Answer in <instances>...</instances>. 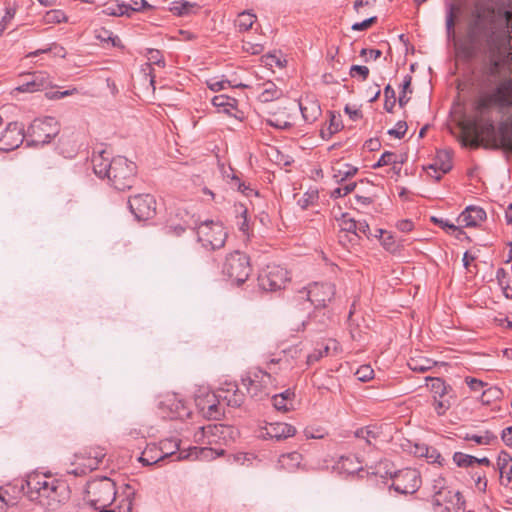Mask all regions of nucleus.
Instances as JSON below:
<instances>
[{"label": "nucleus", "instance_id": "1", "mask_svg": "<svg viewBox=\"0 0 512 512\" xmlns=\"http://www.w3.org/2000/svg\"><path fill=\"white\" fill-rule=\"evenodd\" d=\"M488 78L479 81L481 90L473 101L474 119L460 123L459 137L463 146L471 149L497 148L496 127L491 113L495 110L504 121L499 130L502 134L512 128V77L500 80L494 87L488 89Z\"/></svg>", "mask_w": 512, "mask_h": 512}, {"label": "nucleus", "instance_id": "2", "mask_svg": "<svg viewBox=\"0 0 512 512\" xmlns=\"http://www.w3.org/2000/svg\"><path fill=\"white\" fill-rule=\"evenodd\" d=\"M506 7L475 3L467 27L469 44L461 49L465 59H474L481 48L492 57L512 50V0H507Z\"/></svg>", "mask_w": 512, "mask_h": 512}, {"label": "nucleus", "instance_id": "3", "mask_svg": "<svg viewBox=\"0 0 512 512\" xmlns=\"http://www.w3.org/2000/svg\"><path fill=\"white\" fill-rule=\"evenodd\" d=\"M27 488L29 498L47 510H56L66 491L62 482L45 474L29 475Z\"/></svg>", "mask_w": 512, "mask_h": 512}, {"label": "nucleus", "instance_id": "4", "mask_svg": "<svg viewBox=\"0 0 512 512\" xmlns=\"http://www.w3.org/2000/svg\"><path fill=\"white\" fill-rule=\"evenodd\" d=\"M85 499L95 509L106 508L116 497V484L108 477H100L88 481Z\"/></svg>", "mask_w": 512, "mask_h": 512}, {"label": "nucleus", "instance_id": "5", "mask_svg": "<svg viewBox=\"0 0 512 512\" xmlns=\"http://www.w3.org/2000/svg\"><path fill=\"white\" fill-rule=\"evenodd\" d=\"M137 166L126 157L117 156L112 159V167L106 178L115 189L125 191L130 189L135 181Z\"/></svg>", "mask_w": 512, "mask_h": 512}, {"label": "nucleus", "instance_id": "6", "mask_svg": "<svg viewBox=\"0 0 512 512\" xmlns=\"http://www.w3.org/2000/svg\"><path fill=\"white\" fill-rule=\"evenodd\" d=\"M158 449L161 450V454H163V460L174 456L177 452L176 460H185L190 459L194 456L195 459L198 458H214L216 456H221L224 454L223 449H213L209 447H193L189 450L180 451V440L178 439H164L159 443Z\"/></svg>", "mask_w": 512, "mask_h": 512}, {"label": "nucleus", "instance_id": "7", "mask_svg": "<svg viewBox=\"0 0 512 512\" xmlns=\"http://www.w3.org/2000/svg\"><path fill=\"white\" fill-rule=\"evenodd\" d=\"M242 383L250 396L257 400L269 396L277 388L276 379L270 373L259 368L250 370L246 377L242 378Z\"/></svg>", "mask_w": 512, "mask_h": 512}, {"label": "nucleus", "instance_id": "8", "mask_svg": "<svg viewBox=\"0 0 512 512\" xmlns=\"http://www.w3.org/2000/svg\"><path fill=\"white\" fill-rule=\"evenodd\" d=\"M252 271L249 257L240 251L230 253L225 260L223 272L236 285L243 284Z\"/></svg>", "mask_w": 512, "mask_h": 512}, {"label": "nucleus", "instance_id": "9", "mask_svg": "<svg viewBox=\"0 0 512 512\" xmlns=\"http://www.w3.org/2000/svg\"><path fill=\"white\" fill-rule=\"evenodd\" d=\"M59 131L60 127L55 118L35 119L27 129L29 144L34 146L47 144Z\"/></svg>", "mask_w": 512, "mask_h": 512}, {"label": "nucleus", "instance_id": "10", "mask_svg": "<svg viewBox=\"0 0 512 512\" xmlns=\"http://www.w3.org/2000/svg\"><path fill=\"white\" fill-rule=\"evenodd\" d=\"M228 233L221 222L207 220L197 227V238L205 248L220 249L225 245Z\"/></svg>", "mask_w": 512, "mask_h": 512}, {"label": "nucleus", "instance_id": "11", "mask_svg": "<svg viewBox=\"0 0 512 512\" xmlns=\"http://www.w3.org/2000/svg\"><path fill=\"white\" fill-rule=\"evenodd\" d=\"M336 293V288L330 282H315L298 292V298L307 300L316 308H324L330 303Z\"/></svg>", "mask_w": 512, "mask_h": 512}, {"label": "nucleus", "instance_id": "12", "mask_svg": "<svg viewBox=\"0 0 512 512\" xmlns=\"http://www.w3.org/2000/svg\"><path fill=\"white\" fill-rule=\"evenodd\" d=\"M429 387L434 399V409L438 415H444L454 403L455 396L451 386L447 385L441 378H427Z\"/></svg>", "mask_w": 512, "mask_h": 512}, {"label": "nucleus", "instance_id": "13", "mask_svg": "<svg viewBox=\"0 0 512 512\" xmlns=\"http://www.w3.org/2000/svg\"><path fill=\"white\" fill-rule=\"evenodd\" d=\"M432 504L435 512H465V500L454 489L433 493Z\"/></svg>", "mask_w": 512, "mask_h": 512}, {"label": "nucleus", "instance_id": "14", "mask_svg": "<svg viewBox=\"0 0 512 512\" xmlns=\"http://www.w3.org/2000/svg\"><path fill=\"white\" fill-rule=\"evenodd\" d=\"M288 281L287 270L278 265L267 266L258 276L260 288L270 292L284 288Z\"/></svg>", "mask_w": 512, "mask_h": 512}, {"label": "nucleus", "instance_id": "15", "mask_svg": "<svg viewBox=\"0 0 512 512\" xmlns=\"http://www.w3.org/2000/svg\"><path fill=\"white\" fill-rule=\"evenodd\" d=\"M129 208L139 221L148 220L156 215V199L151 194H137L129 198Z\"/></svg>", "mask_w": 512, "mask_h": 512}, {"label": "nucleus", "instance_id": "16", "mask_svg": "<svg viewBox=\"0 0 512 512\" xmlns=\"http://www.w3.org/2000/svg\"><path fill=\"white\" fill-rule=\"evenodd\" d=\"M421 484L419 473L416 469L406 468L395 474L392 487L401 494L415 493Z\"/></svg>", "mask_w": 512, "mask_h": 512}, {"label": "nucleus", "instance_id": "17", "mask_svg": "<svg viewBox=\"0 0 512 512\" xmlns=\"http://www.w3.org/2000/svg\"><path fill=\"white\" fill-rule=\"evenodd\" d=\"M234 430L231 426L223 424H209L207 426L200 427L195 433L197 441L207 439L206 444L212 445L223 441L227 442L228 439L232 438Z\"/></svg>", "mask_w": 512, "mask_h": 512}, {"label": "nucleus", "instance_id": "18", "mask_svg": "<svg viewBox=\"0 0 512 512\" xmlns=\"http://www.w3.org/2000/svg\"><path fill=\"white\" fill-rule=\"evenodd\" d=\"M25 138L24 126L19 122H10L0 135V151L9 152L18 148Z\"/></svg>", "mask_w": 512, "mask_h": 512}, {"label": "nucleus", "instance_id": "19", "mask_svg": "<svg viewBox=\"0 0 512 512\" xmlns=\"http://www.w3.org/2000/svg\"><path fill=\"white\" fill-rule=\"evenodd\" d=\"M216 396L218 402H225L231 407H240L245 399L244 393L239 390L236 383H226L216 391Z\"/></svg>", "mask_w": 512, "mask_h": 512}, {"label": "nucleus", "instance_id": "20", "mask_svg": "<svg viewBox=\"0 0 512 512\" xmlns=\"http://www.w3.org/2000/svg\"><path fill=\"white\" fill-rule=\"evenodd\" d=\"M296 428L287 423H270L266 425L261 432V436L265 439H276L277 441L283 440L294 436Z\"/></svg>", "mask_w": 512, "mask_h": 512}, {"label": "nucleus", "instance_id": "21", "mask_svg": "<svg viewBox=\"0 0 512 512\" xmlns=\"http://www.w3.org/2000/svg\"><path fill=\"white\" fill-rule=\"evenodd\" d=\"M486 219V212L478 206H468L457 218L460 227H476Z\"/></svg>", "mask_w": 512, "mask_h": 512}, {"label": "nucleus", "instance_id": "22", "mask_svg": "<svg viewBox=\"0 0 512 512\" xmlns=\"http://www.w3.org/2000/svg\"><path fill=\"white\" fill-rule=\"evenodd\" d=\"M429 169L433 170L435 175H432L437 181L442 176L452 169V154L448 150H439L436 153L434 162L429 165Z\"/></svg>", "mask_w": 512, "mask_h": 512}, {"label": "nucleus", "instance_id": "23", "mask_svg": "<svg viewBox=\"0 0 512 512\" xmlns=\"http://www.w3.org/2000/svg\"><path fill=\"white\" fill-rule=\"evenodd\" d=\"M91 163L94 173L99 178H106L112 167V159L110 153L105 149L94 151L91 157Z\"/></svg>", "mask_w": 512, "mask_h": 512}, {"label": "nucleus", "instance_id": "24", "mask_svg": "<svg viewBox=\"0 0 512 512\" xmlns=\"http://www.w3.org/2000/svg\"><path fill=\"white\" fill-rule=\"evenodd\" d=\"M105 456V449L99 446L88 447L80 455H77L78 458L83 459V466L90 471L97 469Z\"/></svg>", "mask_w": 512, "mask_h": 512}, {"label": "nucleus", "instance_id": "25", "mask_svg": "<svg viewBox=\"0 0 512 512\" xmlns=\"http://www.w3.org/2000/svg\"><path fill=\"white\" fill-rule=\"evenodd\" d=\"M218 397L215 393L207 394L205 398L197 399V406L202 414L210 419H218L222 412L219 410Z\"/></svg>", "mask_w": 512, "mask_h": 512}, {"label": "nucleus", "instance_id": "26", "mask_svg": "<svg viewBox=\"0 0 512 512\" xmlns=\"http://www.w3.org/2000/svg\"><path fill=\"white\" fill-rule=\"evenodd\" d=\"M294 399L295 392L289 388L282 393L272 395V404L276 410L288 412L293 409Z\"/></svg>", "mask_w": 512, "mask_h": 512}, {"label": "nucleus", "instance_id": "27", "mask_svg": "<svg viewBox=\"0 0 512 512\" xmlns=\"http://www.w3.org/2000/svg\"><path fill=\"white\" fill-rule=\"evenodd\" d=\"M299 105L302 116L304 120L308 123L315 122L321 115V108L316 100H312L306 97L305 99L300 101Z\"/></svg>", "mask_w": 512, "mask_h": 512}, {"label": "nucleus", "instance_id": "28", "mask_svg": "<svg viewBox=\"0 0 512 512\" xmlns=\"http://www.w3.org/2000/svg\"><path fill=\"white\" fill-rule=\"evenodd\" d=\"M332 171L335 181L337 183H342L355 176L358 172V168L348 163L337 162L332 167Z\"/></svg>", "mask_w": 512, "mask_h": 512}, {"label": "nucleus", "instance_id": "29", "mask_svg": "<svg viewBox=\"0 0 512 512\" xmlns=\"http://www.w3.org/2000/svg\"><path fill=\"white\" fill-rule=\"evenodd\" d=\"M338 222L340 227V242H342L343 237H348L349 233L353 235V238H350L349 241H354L355 236L358 235L357 221L353 218L348 217V214H343L341 219L338 220Z\"/></svg>", "mask_w": 512, "mask_h": 512}, {"label": "nucleus", "instance_id": "30", "mask_svg": "<svg viewBox=\"0 0 512 512\" xmlns=\"http://www.w3.org/2000/svg\"><path fill=\"white\" fill-rule=\"evenodd\" d=\"M374 237L379 238L385 250L392 254L399 253L402 246L395 240L394 236L383 229H377Z\"/></svg>", "mask_w": 512, "mask_h": 512}, {"label": "nucleus", "instance_id": "31", "mask_svg": "<svg viewBox=\"0 0 512 512\" xmlns=\"http://www.w3.org/2000/svg\"><path fill=\"white\" fill-rule=\"evenodd\" d=\"M460 8L455 2L446 4V33L448 38L455 36V23L458 17Z\"/></svg>", "mask_w": 512, "mask_h": 512}, {"label": "nucleus", "instance_id": "32", "mask_svg": "<svg viewBox=\"0 0 512 512\" xmlns=\"http://www.w3.org/2000/svg\"><path fill=\"white\" fill-rule=\"evenodd\" d=\"M497 465L499 467L500 479L503 482L506 478V485L512 480V458L506 452H501L498 456Z\"/></svg>", "mask_w": 512, "mask_h": 512}, {"label": "nucleus", "instance_id": "33", "mask_svg": "<svg viewBox=\"0 0 512 512\" xmlns=\"http://www.w3.org/2000/svg\"><path fill=\"white\" fill-rule=\"evenodd\" d=\"M302 461V455L296 451L282 454L279 457L278 463L280 467L289 472L295 471L299 468Z\"/></svg>", "mask_w": 512, "mask_h": 512}, {"label": "nucleus", "instance_id": "34", "mask_svg": "<svg viewBox=\"0 0 512 512\" xmlns=\"http://www.w3.org/2000/svg\"><path fill=\"white\" fill-rule=\"evenodd\" d=\"M199 8L197 3L181 0L173 2L170 11L176 16L183 17L195 14Z\"/></svg>", "mask_w": 512, "mask_h": 512}, {"label": "nucleus", "instance_id": "35", "mask_svg": "<svg viewBox=\"0 0 512 512\" xmlns=\"http://www.w3.org/2000/svg\"><path fill=\"white\" fill-rule=\"evenodd\" d=\"M163 460V454L155 444L148 445L139 457V461L146 466L156 464Z\"/></svg>", "mask_w": 512, "mask_h": 512}, {"label": "nucleus", "instance_id": "36", "mask_svg": "<svg viewBox=\"0 0 512 512\" xmlns=\"http://www.w3.org/2000/svg\"><path fill=\"white\" fill-rule=\"evenodd\" d=\"M331 349H333L335 352L338 350V343L335 340H329L325 345H323L322 348L315 349L313 353L307 356L306 364L310 366L319 361L324 356H328Z\"/></svg>", "mask_w": 512, "mask_h": 512}, {"label": "nucleus", "instance_id": "37", "mask_svg": "<svg viewBox=\"0 0 512 512\" xmlns=\"http://www.w3.org/2000/svg\"><path fill=\"white\" fill-rule=\"evenodd\" d=\"M257 17L255 14L244 11L238 14L237 19L235 20V27L239 32H246L250 28H252L255 23Z\"/></svg>", "mask_w": 512, "mask_h": 512}, {"label": "nucleus", "instance_id": "38", "mask_svg": "<svg viewBox=\"0 0 512 512\" xmlns=\"http://www.w3.org/2000/svg\"><path fill=\"white\" fill-rule=\"evenodd\" d=\"M58 150L65 158H72L77 153L76 141L71 137H61Z\"/></svg>", "mask_w": 512, "mask_h": 512}, {"label": "nucleus", "instance_id": "39", "mask_svg": "<svg viewBox=\"0 0 512 512\" xmlns=\"http://www.w3.org/2000/svg\"><path fill=\"white\" fill-rule=\"evenodd\" d=\"M162 403L170 409L174 417H183L184 415H188L184 402L182 400H177L175 395L168 396Z\"/></svg>", "mask_w": 512, "mask_h": 512}, {"label": "nucleus", "instance_id": "40", "mask_svg": "<svg viewBox=\"0 0 512 512\" xmlns=\"http://www.w3.org/2000/svg\"><path fill=\"white\" fill-rule=\"evenodd\" d=\"M379 435L380 433L375 426L363 427L355 432V436L364 440L368 445H372Z\"/></svg>", "mask_w": 512, "mask_h": 512}, {"label": "nucleus", "instance_id": "41", "mask_svg": "<svg viewBox=\"0 0 512 512\" xmlns=\"http://www.w3.org/2000/svg\"><path fill=\"white\" fill-rule=\"evenodd\" d=\"M263 86L264 89L259 95V99L261 102H270L280 97L281 90H279L274 83L268 82L263 84Z\"/></svg>", "mask_w": 512, "mask_h": 512}, {"label": "nucleus", "instance_id": "42", "mask_svg": "<svg viewBox=\"0 0 512 512\" xmlns=\"http://www.w3.org/2000/svg\"><path fill=\"white\" fill-rule=\"evenodd\" d=\"M464 439L473 441L478 445H490L497 440V436L487 430L482 435L466 434Z\"/></svg>", "mask_w": 512, "mask_h": 512}, {"label": "nucleus", "instance_id": "43", "mask_svg": "<svg viewBox=\"0 0 512 512\" xmlns=\"http://www.w3.org/2000/svg\"><path fill=\"white\" fill-rule=\"evenodd\" d=\"M212 104L215 107H221L225 112H230V109H234L236 106V99L227 95H217L212 98Z\"/></svg>", "mask_w": 512, "mask_h": 512}, {"label": "nucleus", "instance_id": "44", "mask_svg": "<svg viewBox=\"0 0 512 512\" xmlns=\"http://www.w3.org/2000/svg\"><path fill=\"white\" fill-rule=\"evenodd\" d=\"M404 162L403 159H399V156L394 152L386 151L384 152L378 162L374 164V168H378L386 165H400Z\"/></svg>", "mask_w": 512, "mask_h": 512}, {"label": "nucleus", "instance_id": "45", "mask_svg": "<svg viewBox=\"0 0 512 512\" xmlns=\"http://www.w3.org/2000/svg\"><path fill=\"white\" fill-rule=\"evenodd\" d=\"M124 493L125 498L121 501L120 505L118 506V512H132L135 491L129 485H126V490Z\"/></svg>", "mask_w": 512, "mask_h": 512}, {"label": "nucleus", "instance_id": "46", "mask_svg": "<svg viewBox=\"0 0 512 512\" xmlns=\"http://www.w3.org/2000/svg\"><path fill=\"white\" fill-rule=\"evenodd\" d=\"M318 200V191L317 190H309L304 193L298 200L297 204L301 207V209L305 210L311 205H313Z\"/></svg>", "mask_w": 512, "mask_h": 512}, {"label": "nucleus", "instance_id": "47", "mask_svg": "<svg viewBox=\"0 0 512 512\" xmlns=\"http://www.w3.org/2000/svg\"><path fill=\"white\" fill-rule=\"evenodd\" d=\"M103 13L109 16H130V13H128V5L118 3L108 4L103 10Z\"/></svg>", "mask_w": 512, "mask_h": 512}, {"label": "nucleus", "instance_id": "48", "mask_svg": "<svg viewBox=\"0 0 512 512\" xmlns=\"http://www.w3.org/2000/svg\"><path fill=\"white\" fill-rule=\"evenodd\" d=\"M66 21L67 17L62 10H50L46 12L44 16V22L46 24H58Z\"/></svg>", "mask_w": 512, "mask_h": 512}, {"label": "nucleus", "instance_id": "49", "mask_svg": "<svg viewBox=\"0 0 512 512\" xmlns=\"http://www.w3.org/2000/svg\"><path fill=\"white\" fill-rule=\"evenodd\" d=\"M236 212L240 214V221L238 222L239 230L243 233L244 236L249 237V222L247 218V208L243 205H240L239 208L236 209Z\"/></svg>", "mask_w": 512, "mask_h": 512}, {"label": "nucleus", "instance_id": "50", "mask_svg": "<svg viewBox=\"0 0 512 512\" xmlns=\"http://www.w3.org/2000/svg\"><path fill=\"white\" fill-rule=\"evenodd\" d=\"M476 457L464 454L462 452H455L453 461L458 467H469L475 464Z\"/></svg>", "mask_w": 512, "mask_h": 512}, {"label": "nucleus", "instance_id": "51", "mask_svg": "<svg viewBox=\"0 0 512 512\" xmlns=\"http://www.w3.org/2000/svg\"><path fill=\"white\" fill-rule=\"evenodd\" d=\"M243 50L251 55H258L263 52L264 47L259 43H252L251 41L243 40L242 41Z\"/></svg>", "mask_w": 512, "mask_h": 512}, {"label": "nucleus", "instance_id": "52", "mask_svg": "<svg viewBox=\"0 0 512 512\" xmlns=\"http://www.w3.org/2000/svg\"><path fill=\"white\" fill-rule=\"evenodd\" d=\"M355 188H356V182H350V183H347L344 186H341V187H338V188L334 189L332 191V193H331V196L333 198H340V197L348 195Z\"/></svg>", "mask_w": 512, "mask_h": 512}, {"label": "nucleus", "instance_id": "53", "mask_svg": "<svg viewBox=\"0 0 512 512\" xmlns=\"http://www.w3.org/2000/svg\"><path fill=\"white\" fill-rule=\"evenodd\" d=\"M232 186L237 187V190L246 196H250L252 193H254V190L249 185H246L244 182H241L240 179L235 175H233L232 177ZM255 194L257 195L256 192Z\"/></svg>", "mask_w": 512, "mask_h": 512}, {"label": "nucleus", "instance_id": "54", "mask_svg": "<svg viewBox=\"0 0 512 512\" xmlns=\"http://www.w3.org/2000/svg\"><path fill=\"white\" fill-rule=\"evenodd\" d=\"M496 279L498 284L503 290H507L509 285V275L508 272L504 268H498L496 271Z\"/></svg>", "mask_w": 512, "mask_h": 512}, {"label": "nucleus", "instance_id": "55", "mask_svg": "<svg viewBox=\"0 0 512 512\" xmlns=\"http://www.w3.org/2000/svg\"><path fill=\"white\" fill-rule=\"evenodd\" d=\"M350 76L352 78L359 76L363 81H365L369 76V69L366 66L353 65L350 68Z\"/></svg>", "mask_w": 512, "mask_h": 512}, {"label": "nucleus", "instance_id": "56", "mask_svg": "<svg viewBox=\"0 0 512 512\" xmlns=\"http://www.w3.org/2000/svg\"><path fill=\"white\" fill-rule=\"evenodd\" d=\"M148 60L158 66L163 67L165 65L161 52L157 49H149L147 53Z\"/></svg>", "mask_w": 512, "mask_h": 512}, {"label": "nucleus", "instance_id": "57", "mask_svg": "<svg viewBox=\"0 0 512 512\" xmlns=\"http://www.w3.org/2000/svg\"><path fill=\"white\" fill-rule=\"evenodd\" d=\"M407 123L405 121H399L396 124V127L393 129H390L388 131V134L391 136H394L395 138L401 139L404 137L406 131H407Z\"/></svg>", "mask_w": 512, "mask_h": 512}, {"label": "nucleus", "instance_id": "58", "mask_svg": "<svg viewBox=\"0 0 512 512\" xmlns=\"http://www.w3.org/2000/svg\"><path fill=\"white\" fill-rule=\"evenodd\" d=\"M496 56L492 57L490 56V65L489 67L484 69V76L490 77H496L499 70V61L495 59Z\"/></svg>", "mask_w": 512, "mask_h": 512}, {"label": "nucleus", "instance_id": "59", "mask_svg": "<svg viewBox=\"0 0 512 512\" xmlns=\"http://www.w3.org/2000/svg\"><path fill=\"white\" fill-rule=\"evenodd\" d=\"M187 228H188L187 224L170 223L167 225L166 230H167V234H170L173 236H181L186 231Z\"/></svg>", "mask_w": 512, "mask_h": 512}, {"label": "nucleus", "instance_id": "60", "mask_svg": "<svg viewBox=\"0 0 512 512\" xmlns=\"http://www.w3.org/2000/svg\"><path fill=\"white\" fill-rule=\"evenodd\" d=\"M425 458L429 463H438L439 465H442V462L444 460L440 452L436 448L430 446L429 452L427 453Z\"/></svg>", "mask_w": 512, "mask_h": 512}, {"label": "nucleus", "instance_id": "61", "mask_svg": "<svg viewBox=\"0 0 512 512\" xmlns=\"http://www.w3.org/2000/svg\"><path fill=\"white\" fill-rule=\"evenodd\" d=\"M357 232L358 235L355 236V240L360 239L361 235H364L368 239L372 236L370 227L366 221H357Z\"/></svg>", "mask_w": 512, "mask_h": 512}, {"label": "nucleus", "instance_id": "62", "mask_svg": "<svg viewBox=\"0 0 512 512\" xmlns=\"http://www.w3.org/2000/svg\"><path fill=\"white\" fill-rule=\"evenodd\" d=\"M207 85L209 89H211L212 91L218 92L220 90L225 89L226 85H230V82L228 80L210 79L207 81Z\"/></svg>", "mask_w": 512, "mask_h": 512}, {"label": "nucleus", "instance_id": "63", "mask_svg": "<svg viewBox=\"0 0 512 512\" xmlns=\"http://www.w3.org/2000/svg\"><path fill=\"white\" fill-rule=\"evenodd\" d=\"M377 21V17L376 16H373V17H370L362 22H359V23H355L352 25V29L355 30V31H363V30H367L368 28H370L373 24H375Z\"/></svg>", "mask_w": 512, "mask_h": 512}, {"label": "nucleus", "instance_id": "64", "mask_svg": "<svg viewBox=\"0 0 512 512\" xmlns=\"http://www.w3.org/2000/svg\"><path fill=\"white\" fill-rule=\"evenodd\" d=\"M356 375L361 381H368L372 378L373 370L369 366H361L357 371Z\"/></svg>", "mask_w": 512, "mask_h": 512}]
</instances>
